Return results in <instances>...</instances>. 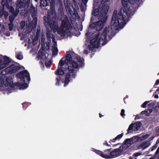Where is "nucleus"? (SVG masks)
Returning <instances> with one entry per match:
<instances>
[{"label":"nucleus","instance_id":"23","mask_svg":"<svg viewBox=\"0 0 159 159\" xmlns=\"http://www.w3.org/2000/svg\"><path fill=\"white\" fill-rule=\"evenodd\" d=\"M45 54L43 53V51H41L40 49L39 50L38 52V57L41 59H42L45 56Z\"/></svg>","mask_w":159,"mask_h":159},{"label":"nucleus","instance_id":"20","mask_svg":"<svg viewBox=\"0 0 159 159\" xmlns=\"http://www.w3.org/2000/svg\"><path fill=\"white\" fill-rule=\"evenodd\" d=\"M55 0H51V2H50L51 11V12H54L55 10Z\"/></svg>","mask_w":159,"mask_h":159},{"label":"nucleus","instance_id":"56","mask_svg":"<svg viewBox=\"0 0 159 159\" xmlns=\"http://www.w3.org/2000/svg\"><path fill=\"white\" fill-rule=\"evenodd\" d=\"M2 86V80L0 78V87H1Z\"/></svg>","mask_w":159,"mask_h":159},{"label":"nucleus","instance_id":"52","mask_svg":"<svg viewBox=\"0 0 159 159\" xmlns=\"http://www.w3.org/2000/svg\"><path fill=\"white\" fill-rule=\"evenodd\" d=\"M159 153V146L158 147V148L157 149V151H156L155 154V155H157Z\"/></svg>","mask_w":159,"mask_h":159},{"label":"nucleus","instance_id":"16","mask_svg":"<svg viewBox=\"0 0 159 159\" xmlns=\"http://www.w3.org/2000/svg\"><path fill=\"white\" fill-rule=\"evenodd\" d=\"M105 6H108L109 7V5H108L107 4H106L104 6H103L102 8H98L97 9H94V10H93L92 12V15L94 16L98 15V16L100 14V12L101 10Z\"/></svg>","mask_w":159,"mask_h":159},{"label":"nucleus","instance_id":"62","mask_svg":"<svg viewBox=\"0 0 159 159\" xmlns=\"http://www.w3.org/2000/svg\"><path fill=\"white\" fill-rule=\"evenodd\" d=\"M159 87H158V89H157L156 90V91H155V93H157V92H159Z\"/></svg>","mask_w":159,"mask_h":159},{"label":"nucleus","instance_id":"27","mask_svg":"<svg viewBox=\"0 0 159 159\" xmlns=\"http://www.w3.org/2000/svg\"><path fill=\"white\" fill-rule=\"evenodd\" d=\"M58 50L57 47H53L52 49V54L53 55H56L57 54Z\"/></svg>","mask_w":159,"mask_h":159},{"label":"nucleus","instance_id":"44","mask_svg":"<svg viewBox=\"0 0 159 159\" xmlns=\"http://www.w3.org/2000/svg\"><path fill=\"white\" fill-rule=\"evenodd\" d=\"M157 147V144H155L154 145H153L152 148V149L151 150V151H153L154 150H155V149H156V148Z\"/></svg>","mask_w":159,"mask_h":159},{"label":"nucleus","instance_id":"18","mask_svg":"<svg viewBox=\"0 0 159 159\" xmlns=\"http://www.w3.org/2000/svg\"><path fill=\"white\" fill-rule=\"evenodd\" d=\"M71 76V75L70 73H68L65 75V79L64 81V87L66 86L69 82L70 80L69 78Z\"/></svg>","mask_w":159,"mask_h":159},{"label":"nucleus","instance_id":"21","mask_svg":"<svg viewBox=\"0 0 159 159\" xmlns=\"http://www.w3.org/2000/svg\"><path fill=\"white\" fill-rule=\"evenodd\" d=\"M31 15L32 17H34V16H37V10L34 7H33L32 9H31Z\"/></svg>","mask_w":159,"mask_h":159},{"label":"nucleus","instance_id":"31","mask_svg":"<svg viewBox=\"0 0 159 159\" xmlns=\"http://www.w3.org/2000/svg\"><path fill=\"white\" fill-rule=\"evenodd\" d=\"M61 80V78L60 76H59L58 77L56 78V85H59L60 84V80Z\"/></svg>","mask_w":159,"mask_h":159},{"label":"nucleus","instance_id":"42","mask_svg":"<svg viewBox=\"0 0 159 159\" xmlns=\"http://www.w3.org/2000/svg\"><path fill=\"white\" fill-rule=\"evenodd\" d=\"M132 2L130 1V3L132 4H134L135 3L139 2L140 0H132Z\"/></svg>","mask_w":159,"mask_h":159},{"label":"nucleus","instance_id":"25","mask_svg":"<svg viewBox=\"0 0 159 159\" xmlns=\"http://www.w3.org/2000/svg\"><path fill=\"white\" fill-rule=\"evenodd\" d=\"M109 157V159H111L116 157L118 156H117V154H116V153L114 150L113 151H111V152H110Z\"/></svg>","mask_w":159,"mask_h":159},{"label":"nucleus","instance_id":"29","mask_svg":"<svg viewBox=\"0 0 159 159\" xmlns=\"http://www.w3.org/2000/svg\"><path fill=\"white\" fill-rule=\"evenodd\" d=\"M33 18V20L32 21V23H33L34 25L35 26L37 25L38 19L37 16H34Z\"/></svg>","mask_w":159,"mask_h":159},{"label":"nucleus","instance_id":"5","mask_svg":"<svg viewBox=\"0 0 159 159\" xmlns=\"http://www.w3.org/2000/svg\"><path fill=\"white\" fill-rule=\"evenodd\" d=\"M109 10V7L105 6L102 9L100 14L98 16L99 20L92 23L89 25L91 29H94L97 31L101 30L103 28L104 24L105 23L107 19V16L106 15Z\"/></svg>","mask_w":159,"mask_h":159},{"label":"nucleus","instance_id":"32","mask_svg":"<svg viewBox=\"0 0 159 159\" xmlns=\"http://www.w3.org/2000/svg\"><path fill=\"white\" fill-rule=\"evenodd\" d=\"M46 1H45L44 0H43V1L42 2L41 4V1H40V5H43L44 7H46L48 5L47 0Z\"/></svg>","mask_w":159,"mask_h":159},{"label":"nucleus","instance_id":"45","mask_svg":"<svg viewBox=\"0 0 159 159\" xmlns=\"http://www.w3.org/2000/svg\"><path fill=\"white\" fill-rule=\"evenodd\" d=\"M3 63L2 60V59H0V69H3L4 68H5V67H1V64Z\"/></svg>","mask_w":159,"mask_h":159},{"label":"nucleus","instance_id":"1","mask_svg":"<svg viewBox=\"0 0 159 159\" xmlns=\"http://www.w3.org/2000/svg\"><path fill=\"white\" fill-rule=\"evenodd\" d=\"M66 57H63L60 60L58 67L55 71V73L57 75H63L65 71L69 70L70 73H72L71 77L75 78L76 75L74 71V68L78 69L82 67L84 65V59L80 56H77V55L74 52L68 51Z\"/></svg>","mask_w":159,"mask_h":159},{"label":"nucleus","instance_id":"36","mask_svg":"<svg viewBox=\"0 0 159 159\" xmlns=\"http://www.w3.org/2000/svg\"><path fill=\"white\" fill-rule=\"evenodd\" d=\"M9 27V30L10 31H12L13 30V23H10L8 25Z\"/></svg>","mask_w":159,"mask_h":159},{"label":"nucleus","instance_id":"17","mask_svg":"<svg viewBox=\"0 0 159 159\" xmlns=\"http://www.w3.org/2000/svg\"><path fill=\"white\" fill-rule=\"evenodd\" d=\"M150 143L148 142H145L142 143L139 145V147L142 148L143 150L148 147L150 145Z\"/></svg>","mask_w":159,"mask_h":159},{"label":"nucleus","instance_id":"41","mask_svg":"<svg viewBox=\"0 0 159 159\" xmlns=\"http://www.w3.org/2000/svg\"><path fill=\"white\" fill-rule=\"evenodd\" d=\"M103 145L104 146H106L108 147H111V145L110 144H108L107 143V141H105L103 143Z\"/></svg>","mask_w":159,"mask_h":159},{"label":"nucleus","instance_id":"48","mask_svg":"<svg viewBox=\"0 0 159 159\" xmlns=\"http://www.w3.org/2000/svg\"><path fill=\"white\" fill-rule=\"evenodd\" d=\"M141 113L143 114H145L146 116H147V114H148V112L147 111H142L141 112Z\"/></svg>","mask_w":159,"mask_h":159},{"label":"nucleus","instance_id":"19","mask_svg":"<svg viewBox=\"0 0 159 159\" xmlns=\"http://www.w3.org/2000/svg\"><path fill=\"white\" fill-rule=\"evenodd\" d=\"M122 146H120L118 148L114 149L116 154H117V156H119L121 155L123 151V150L121 149Z\"/></svg>","mask_w":159,"mask_h":159},{"label":"nucleus","instance_id":"24","mask_svg":"<svg viewBox=\"0 0 159 159\" xmlns=\"http://www.w3.org/2000/svg\"><path fill=\"white\" fill-rule=\"evenodd\" d=\"M64 3L66 8L70 9V0H64Z\"/></svg>","mask_w":159,"mask_h":159},{"label":"nucleus","instance_id":"49","mask_svg":"<svg viewBox=\"0 0 159 159\" xmlns=\"http://www.w3.org/2000/svg\"><path fill=\"white\" fill-rule=\"evenodd\" d=\"M40 30H39L38 29H37L36 33V36H39L40 34Z\"/></svg>","mask_w":159,"mask_h":159},{"label":"nucleus","instance_id":"26","mask_svg":"<svg viewBox=\"0 0 159 159\" xmlns=\"http://www.w3.org/2000/svg\"><path fill=\"white\" fill-rule=\"evenodd\" d=\"M134 124L133 123H131L129 126L128 129L127 130V132L126 134H128L131 132V130H132L133 127H134Z\"/></svg>","mask_w":159,"mask_h":159},{"label":"nucleus","instance_id":"15","mask_svg":"<svg viewBox=\"0 0 159 159\" xmlns=\"http://www.w3.org/2000/svg\"><path fill=\"white\" fill-rule=\"evenodd\" d=\"M3 63L1 64V67H6L9 64L11 63V61L9 59V58L7 56H4L3 57Z\"/></svg>","mask_w":159,"mask_h":159},{"label":"nucleus","instance_id":"6","mask_svg":"<svg viewBox=\"0 0 159 159\" xmlns=\"http://www.w3.org/2000/svg\"><path fill=\"white\" fill-rule=\"evenodd\" d=\"M16 76L18 78L20 79V80L23 82H18L16 83L15 85L17 87H20V89H25L28 87V84L25 82V79L27 81H29L30 80V75L29 72L26 70H24L17 74Z\"/></svg>","mask_w":159,"mask_h":159},{"label":"nucleus","instance_id":"10","mask_svg":"<svg viewBox=\"0 0 159 159\" xmlns=\"http://www.w3.org/2000/svg\"><path fill=\"white\" fill-rule=\"evenodd\" d=\"M31 0H23L22 2L21 0H17L15 2L16 8L19 10V9L27 7L28 8L30 5Z\"/></svg>","mask_w":159,"mask_h":159},{"label":"nucleus","instance_id":"46","mask_svg":"<svg viewBox=\"0 0 159 159\" xmlns=\"http://www.w3.org/2000/svg\"><path fill=\"white\" fill-rule=\"evenodd\" d=\"M149 135L148 134H146L143 137V138L144 139H146L148 138L149 137Z\"/></svg>","mask_w":159,"mask_h":159},{"label":"nucleus","instance_id":"43","mask_svg":"<svg viewBox=\"0 0 159 159\" xmlns=\"http://www.w3.org/2000/svg\"><path fill=\"white\" fill-rule=\"evenodd\" d=\"M159 84V79H157L156 80L155 84L154 85L153 87L155 88H157V87H155V86H156Z\"/></svg>","mask_w":159,"mask_h":159},{"label":"nucleus","instance_id":"59","mask_svg":"<svg viewBox=\"0 0 159 159\" xmlns=\"http://www.w3.org/2000/svg\"><path fill=\"white\" fill-rule=\"evenodd\" d=\"M128 95H126L125 97V98H124V102H125V103H126V102H125V98H128Z\"/></svg>","mask_w":159,"mask_h":159},{"label":"nucleus","instance_id":"2","mask_svg":"<svg viewBox=\"0 0 159 159\" xmlns=\"http://www.w3.org/2000/svg\"><path fill=\"white\" fill-rule=\"evenodd\" d=\"M129 0H122L121 3L124 7H122L119 11L118 14L117 10L113 12L111 21V27L114 28L119 25H124L126 24L131 14V12L126 7Z\"/></svg>","mask_w":159,"mask_h":159},{"label":"nucleus","instance_id":"14","mask_svg":"<svg viewBox=\"0 0 159 159\" xmlns=\"http://www.w3.org/2000/svg\"><path fill=\"white\" fill-rule=\"evenodd\" d=\"M5 85L6 87H9L12 88L14 87L13 83V79L11 77L7 78L6 81L3 82Z\"/></svg>","mask_w":159,"mask_h":159},{"label":"nucleus","instance_id":"4","mask_svg":"<svg viewBox=\"0 0 159 159\" xmlns=\"http://www.w3.org/2000/svg\"><path fill=\"white\" fill-rule=\"evenodd\" d=\"M43 23L47 29V31L50 30L52 31L53 30L54 33L57 31L58 34L61 36H65L69 32L61 26L59 28L57 22L55 20H52L51 18L49 16H43Z\"/></svg>","mask_w":159,"mask_h":159},{"label":"nucleus","instance_id":"57","mask_svg":"<svg viewBox=\"0 0 159 159\" xmlns=\"http://www.w3.org/2000/svg\"><path fill=\"white\" fill-rule=\"evenodd\" d=\"M140 118V116L139 115H137L136 116L135 119H139Z\"/></svg>","mask_w":159,"mask_h":159},{"label":"nucleus","instance_id":"9","mask_svg":"<svg viewBox=\"0 0 159 159\" xmlns=\"http://www.w3.org/2000/svg\"><path fill=\"white\" fill-rule=\"evenodd\" d=\"M111 149L112 148H111L110 149H106L102 152L99 150L93 149V151L96 154L100 156L103 158L109 159L110 152H111Z\"/></svg>","mask_w":159,"mask_h":159},{"label":"nucleus","instance_id":"50","mask_svg":"<svg viewBox=\"0 0 159 159\" xmlns=\"http://www.w3.org/2000/svg\"><path fill=\"white\" fill-rule=\"evenodd\" d=\"M110 1V0H102V3L103 4H104L107 2H108Z\"/></svg>","mask_w":159,"mask_h":159},{"label":"nucleus","instance_id":"13","mask_svg":"<svg viewBox=\"0 0 159 159\" xmlns=\"http://www.w3.org/2000/svg\"><path fill=\"white\" fill-rule=\"evenodd\" d=\"M137 136H134L130 139H126L124 142V144L127 145H130L136 142L138 140V138L136 139V138H137Z\"/></svg>","mask_w":159,"mask_h":159},{"label":"nucleus","instance_id":"60","mask_svg":"<svg viewBox=\"0 0 159 159\" xmlns=\"http://www.w3.org/2000/svg\"><path fill=\"white\" fill-rule=\"evenodd\" d=\"M154 98H158V96L157 95H155L154 96Z\"/></svg>","mask_w":159,"mask_h":159},{"label":"nucleus","instance_id":"30","mask_svg":"<svg viewBox=\"0 0 159 159\" xmlns=\"http://www.w3.org/2000/svg\"><path fill=\"white\" fill-rule=\"evenodd\" d=\"M16 17H14L12 15H11L9 16V20L10 23H13V21L15 19Z\"/></svg>","mask_w":159,"mask_h":159},{"label":"nucleus","instance_id":"33","mask_svg":"<svg viewBox=\"0 0 159 159\" xmlns=\"http://www.w3.org/2000/svg\"><path fill=\"white\" fill-rule=\"evenodd\" d=\"M123 133H122L121 134H119L115 138L116 140H119L120 139H121V138L123 136Z\"/></svg>","mask_w":159,"mask_h":159},{"label":"nucleus","instance_id":"47","mask_svg":"<svg viewBox=\"0 0 159 159\" xmlns=\"http://www.w3.org/2000/svg\"><path fill=\"white\" fill-rule=\"evenodd\" d=\"M116 141L115 138L113 139H111L109 141V143H111V142L114 143Z\"/></svg>","mask_w":159,"mask_h":159},{"label":"nucleus","instance_id":"54","mask_svg":"<svg viewBox=\"0 0 159 159\" xmlns=\"http://www.w3.org/2000/svg\"><path fill=\"white\" fill-rule=\"evenodd\" d=\"M88 0H83L82 2L83 4L84 5H85L86 4L87 2H88Z\"/></svg>","mask_w":159,"mask_h":159},{"label":"nucleus","instance_id":"37","mask_svg":"<svg viewBox=\"0 0 159 159\" xmlns=\"http://www.w3.org/2000/svg\"><path fill=\"white\" fill-rule=\"evenodd\" d=\"M9 15L8 13L6 11H4L2 12V15H4L5 18H7Z\"/></svg>","mask_w":159,"mask_h":159},{"label":"nucleus","instance_id":"22","mask_svg":"<svg viewBox=\"0 0 159 159\" xmlns=\"http://www.w3.org/2000/svg\"><path fill=\"white\" fill-rule=\"evenodd\" d=\"M142 125L141 123L139 122L138 121L136 122L134 124V127L135 128V129L134 130V131H137L138 130L141 126Z\"/></svg>","mask_w":159,"mask_h":159},{"label":"nucleus","instance_id":"55","mask_svg":"<svg viewBox=\"0 0 159 159\" xmlns=\"http://www.w3.org/2000/svg\"><path fill=\"white\" fill-rule=\"evenodd\" d=\"M84 53L85 54H88L89 52L87 50L85 49L84 51Z\"/></svg>","mask_w":159,"mask_h":159},{"label":"nucleus","instance_id":"34","mask_svg":"<svg viewBox=\"0 0 159 159\" xmlns=\"http://www.w3.org/2000/svg\"><path fill=\"white\" fill-rule=\"evenodd\" d=\"M150 101H145L143 104L141 105V107L143 108H146L147 106V104Z\"/></svg>","mask_w":159,"mask_h":159},{"label":"nucleus","instance_id":"39","mask_svg":"<svg viewBox=\"0 0 159 159\" xmlns=\"http://www.w3.org/2000/svg\"><path fill=\"white\" fill-rule=\"evenodd\" d=\"M141 155V153L140 152H136V153H134L133 155V156L134 157H137L140 155Z\"/></svg>","mask_w":159,"mask_h":159},{"label":"nucleus","instance_id":"40","mask_svg":"<svg viewBox=\"0 0 159 159\" xmlns=\"http://www.w3.org/2000/svg\"><path fill=\"white\" fill-rule=\"evenodd\" d=\"M125 111L124 109H122L121 110L120 115L121 116L123 117L125 116Z\"/></svg>","mask_w":159,"mask_h":159},{"label":"nucleus","instance_id":"11","mask_svg":"<svg viewBox=\"0 0 159 159\" xmlns=\"http://www.w3.org/2000/svg\"><path fill=\"white\" fill-rule=\"evenodd\" d=\"M46 35L48 41L51 42V39H52V42L53 43L54 47H55V46L57 45V44L55 41V35L52 33L51 30H48L46 33Z\"/></svg>","mask_w":159,"mask_h":159},{"label":"nucleus","instance_id":"53","mask_svg":"<svg viewBox=\"0 0 159 159\" xmlns=\"http://www.w3.org/2000/svg\"><path fill=\"white\" fill-rule=\"evenodd\" d=\"M47 50L48 51L50 49V45L49 44H47V46L46 47Z\"/></svg>","mask_w":159,"mask_h":159},{"label":"nucleus","instance_id":"7","mask_svg":"<svg viewBox=\"0 0 159 159\" xmlns=\"http://www.w3.org/2000/svg\"><path fill=\"white\" fill-rule=\"evenodd\" d=\"M21 67L19 66L12 64L2 70L1 74L3 75H5L7 74H11L16 72Z\"/></svg>","mask_w":159,"mask_h":159},{"label":"nucleus","instance_id":"8","mask_svg":"<svg viewBox=\"0 0 159 159\" xmlns=\"http://www.w3.org/2000/svg\"><path fill=\"white\" fill-rule=\"evenodd\" d=\"M4 2L3 1L1 2V4L3 7L9 10V12L12 14V16L14 17H16L20 12L19 10L16 8L15 10L14 8L12 6H10L8 3L7 0Z\"/></svg>","mask_w":159,"mask_h":159},{"label":"nucleus","instance_id":"61","mask_svg":"<svg viewBox=\"0 0 159 159\" xmlns=\"http://www.w3.org/2000/svg\"><path fill=\"white\" fill-rule=\"evenodd\" d=\"M159 143V138L157 139V140L156 142V144H158Z\"/></svg>","mask_w":159,"mask_h":159},{"label":"nucleus","instance_id":"58","mask_svg":"<svg viewBox=\"0 0 159 159\" xmlns=\"http://www.w3.org/2000/svg\"><path fill=\"white\" fill-rule=\"evenodd\" d=\"M25 22H24V25H21V29H23L24 27H25Z\"/></svg>","mask_w":159,"mask_h":159},{"label":"nucleus","instance_id":"12","mask_svg":"<svg viewBox=\"0 0 159 159\" xmlns=\"http://www.w3.org/2000/svg\"><path fill=\"white\" fill-rule=\"evenodd\" d=\"M61 27L69 32H70V30H71L72 28L71 24L67 18L62 21Z\"/></svg>","mask_w":159,"mask_h":159},{"label":"nucleus","instance_id":"35","mask_svg":"<svg viewBox=\"0 0 159 159\" xmlns=\"http://www.w3.org/2000/svg\"><path fill=\"white\" fill-rule=\"evenodd\" d=\"M45 65L47 67H50L52 65V61L51 60H49L48 61L45 62Z\"/></svg>","mask_w":159,"mask_h":159},{"label":"nucleus","instance_id":"63","mask_svg":"<svg viewBox=\"0 0 159 159\" xmlns=\"http://www.w3.org/2000/svg\"><path fill=\"white\" fill-rule=\"evenodd\" d=\"M120 144H121V143H117V144H116L113 145V147H115V146H116L117 145H118Z\"/></svg>","mask_w":159,"mask_h":159},{"label":"nucleus","instance_id":"38","mask_svg":"<svg viewBox=\"0 0 159 159\" xmlns=\"http://www.w3.org/2000/svg\"><path fill=\"white\" fill-rule=\"evenodd\" d=\"M149 159H159V155L155 154L153 157H151Z\"/></svg>","mask_w":159,"mask_h":159},{"label":"nucleus","instance_id":"51","mask_svg":"<svg viewBox=\"0 0 159 159\" xmlns=\"http://www.w3.org/2000/svg\"><path fill=\"white\" fill-rule=\"evenodd\" d=\"M85 35L87 37H89L90 36V32H87L86 34H85Z\"/></svg>","mask_w":159,"mask_h":159},{"label":"nucleus","instance_id":"28","mask_svg":"<svg viewBox=\"0 0 159 159\" xmlns=\"http://www.w3.org/2000/svg\"><path fill=\"white\" fill-rule=\"evenodd\" d=\"M16 57L19 60L22 59L23 58V57L21 52H19L16 55Z\"/></svg>","mask_w":159,"mask_h":159},{"label":"nucleus","instance_id":"64","mask_svg":"<svg viewBox=\"0 0 159 159\" xmlns=\"http://www.w3.org/2000/svg\"><path fill=\"white\" fill-rule=\"evenodd\" d=\"M99 117L100 118H101L102 117V116H103V115H102L100 113H99Z\"/></svg>","mask_w":159,"mask_h":159},{"label":"nucleus","instance_id":"3","mask_svg":"<svg viewBox=\"0 0 159 159\" xmlns=\"http://www.w3.org/2000/svg\"><path fill=\"white\" fill-rule=\"evenodd\" d=\"M113 27L109 25L108 27H106L103 31L102 33L101 34L100 37V33L98 32L95 37L90 41V44L88 46L89 49L90 51H93L95 48H98L99 46L100 41L107 40V37H108L109 40H110L111 37L113 36Z\"/></svg>","mask_w":159,"mask_h":159}]
</instances>
